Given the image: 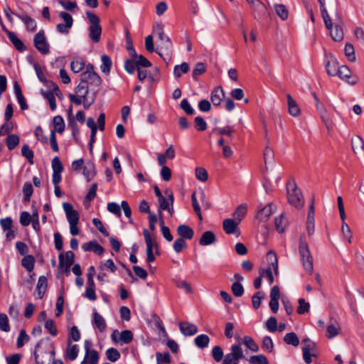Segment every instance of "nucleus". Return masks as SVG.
Wrapping results in <instances>:
<instances>
[{"label":"nucleus","mask_w":364,"mask_h":364,"mask_svg":"<svg viewBox=\"0 0 364 364\" xmlns=\"http://www.w3.org/2000/svg\"><path fill=\"white\" fill-rule=\"evenodd\" d=\"M41 93L43 97L48 100L50 109L55 110L56 109V103L54 93L50 91L42 92Z\"/></svg>","instance_id":"c03bdc74"},{"label":"nucleus","mask_w":364,"mask_h":364,"mask_svg":"<svg viewBox=\"0 0 364 364\" xmlns=\"http://www.w3.org/2000/svg\"><path fill=\"white\" fill-rule=\"evenodd\" d=\"M299 306L297 308V313L299 314H304L309 311V303L306 302L304 299H299Z\"/></svg>","instance_id":"6e6d98bb"},{"label":"nucleus","mask_w":364,"mask_h":364,"mask_svg":"<svg viewBox=\"0 0 364 364\" xmlns=\"http://www.w3.org/2000/svg\"><path fill=\"white\" fill-rule=\"evenodd\" d=\"M102 28L100 25L90 26L89 28V36L93 42L97 43L100 40Z\"/></svg>","instance_id":"c756f323"},{"label":"nucleus","mask_w":364,"mask_h":364,"mask_svg":"<svg viewBox=\"0 0 364 364\" xmlns=\"http://www.w3.org/2000/svg\"><path fill=\"white\" fill-rule=\"evenodd\" d=\"M187 247V244L182 238H178L173 243V250L176 253H180L183 249Z\"/></svg>","instance_id":"13d9d810"},{"label":"nucleus","mask_w":364,"mask_h":364,"mask_svg":"<svg viewBox=\"0 0 364 364\" xmlns=\"http://www.w3.org/2000/svg\"><path fill=\"white\" fill-rule=\"evenodd\" d=\"M35 48L43 55H47L50 52V46L47 41L45 32L40 30L33 38Z\"/></svg>","instance_id":"39448f33"},{"label":"nucleus","mask_w":364,"mask_h":364,"mask_svg":"<svg viewBox=\"0 0 364 364\" xmlns=\"http://www.w3.org/2000/svg\"><path fill=\"white\" fill-rule=\"evenodd\" d=\"M287 225V220L284 213L277 217L274 220V225L278 232H284Z\"/></svg>","instance_id":"c85d7f7f"},{"label":"nucleus","mask_w":364,"mask_h":364,"mask_svg":"<svg viewBox=\"0 0 364 364\" xmlns=\"http://www.w3.org/2000/svg\"><path fill=\"white\" fill-rule=\"evenodd\" d=\"M196 177L198 180L205 182L208 180V174L205 168L198 167L196 168Z\"/></svg>","instance_id":"4d7b16f0"},{"label":"nucleus","mask_w":364,"mask_h":364,"mask_svg":"<svg viewBox=\"0 0 364 364\" xmlns=\"http://www.w3.org/2000/svg\"><path fill=\"white\" fill-rule=\"evenodd\" d=\"M21 154L25 158H26L28 160V161L31 164L33 163V151L31 149H30L29 146L27 144H25L22 146Z\"/></svg>","instance_id":"680f3d73"},{"label":"nucleus","mask_w":364,"mask_h":364,"mask_svg":"<svg viewBox=\"0 0 364 364\" xmlns=\"http://www.w3.org/2000/svg\"><path fill=\"white\" fill-rule=\"evenodd\" d=\"M351 144L353 150L355 154L364 149V141L358 136L352 138Z\"/></svg>","instance_id":"c9c22d12"},{"label":"nucleus","mask_w":364,"mask_h":364,"mask_svg":"<svg viewBox=\"0 0 364 364\" xmlns=\"http://www.w3.org/2000/svg\"><path fill=\"white\" fill-rule=\"evenodd\" d=\"M45 328L47 329V331L52 335V336H56L57 335V328L55 324V322L52 319H48L46 321L45 323Z\"/></svg>","instance_id":"774afa93"},{"label":"nucleus","mask_w":364,"mask_h":364,"mask_svg":"<svg viewBox=\"0 0 364 364\" xmlns=\"http://www.w3.org/2000/svg\"><path fill=\"white\" fill-rule=\"evenodd\" d=\"M47 289V279L44 276H41L38 278L36 290L38 292V298L42 299Z\"/></svg>","instance_id":"cd10ccee"},{"label":"nucleus","mask_w":364,"mask_h":364,"mask_svg":"<svg viewBox=\"0 0 364 364\" xmlns=\"http://www.w3.org/2000/svg\"><path fill=\"white\" fill-rule=\"evenodd\" d=\"M12 14H14L16 17H18L19 19H21L24 23V24L26 25V30L28 32H33L36 31V29L37 28V24H36V21H35V19L32 18L31 17H30L29 16H28L26 14H15V13H12Z\"/></svg>","instance_id":"2eb2a0df"},{"label":"nucleus","mask_w":364,"mask_h":364,"mask_svg":"<svg viewBox=\"0 0 364 364\" xmlns=\"http://www.w3.org/2000/svg\"><path fill=\"white\" fill-rule=\"evenodd\" d=\"M344 50L346 56L350 61L353 62L355 60V50L351 43H347L345 46Z\"/></svg>","instance_id":"8fccbe9b"},{"label":"nucleus","mask_w":364,"mask_h":364,"mask_svg":"<svg viewBox=\"0 0 364 364\" xmlns=\"http://www.w3.org/2000/svg\"><path fill=\"white\" fill-rule=\"evenodd\" d=\"M111 338L113 342L122 344H128L133 340V333L130 330H124L119 332L118 330H114L112 335Z\"/></svg>","instance_id":"6e6552de"},{"label":"nucleus","mask_w":364,"mask_h":364,"mask_svg":"<svg viewBox=\"0 0 364 364\" xmlns=\"http://www.w3.org/2000/svg\"><path fill=\"white\" fill-rule=\"evenodd\" d=\"M210 338L206 334H200L194 339L195 345L199 348H205L208 346Z\"/></svg>","instance_id":"7c9ffc66"},{"label":"nucleus","mask_w":364,"mask_h":364,"mask_svg":"<svg viewBox=\"0 0 364 364\" xmlns=\"http://www.w3.org/2000/svg\"><path fill=\"white\" fill-rule=\"evenodd\" d=\"M63 208L66 214V218L69 223H78L79 214L77 210L73 209V205L67 202L63 203Z\"/></svg>","instance_id":"ddd939ff"},{"label":"nucleus","mask_w":364,"mask_h":364,"mask_svg":"<svg viewBox=\"0 0 364 364\" xmlns=\"http://www.w3.org/2000/svg\"><path fill=\"white\" fill-rule=\"evenodd\" d=\"M320 4L321 16L323 17L326 27L331 26V19L325 7V0H318Z\"/></svg>","instance_id":"4c0bfd02"},{"label":"nucleus","mask_w":364,"mask_h":364,"mask_svg":"<svg viewBox=\"0 0 364 364\" xmlns=\"http://www.w3.org/2000/svg\"><path fill=\"white\" fill-rule=\"evenodd\" d=\"M19 144V137L16 134H9L6 139V146L9 150L14 149Z\"/></svg>","instance_id":"49530a36"},{"label":"nucleus","mask_w":364,"mask_h":364,"mask_svg":"<svg viewBox=\"0 0 364 364\" xmlns=\"http://www.w3.org/2000/svg\"><path fill=\"white\" fill-rule=\"evenodd\" d=\"M276 211V207L273 203H269L267 206L262 208L257 213V218L261 222H265L270 215Z\"/></svg>","instance_id":"f3484780"},{"label":"nucleus","mask_w":364,"mask_h":364,"mask_svg":"<svg viewBox=\"0 0 364 364\" xmlns=\"http://www.w3.org/2000/svg\"><path fill=\"white\" fill-rule=\"evenodd\" d=\"M274 9L276 14L282 19L286 20L288 18V11L283 4H275Z\"/></svg>","instance_id":"09e8293b"},{"label":"nucleus","mask_w":364,"mask_h":364,"mask_svg":"<svg viewBox=\"0 0 364 364\" xmlns=\"http://www.w3.org/2000/svg\"><path fill=\"white\" fill-rule=\"evenodd\" d=\"M102 64L100 65L101 71L105 74H109L112 68V62L111 58L107 55H103L101 57Z\"/></svg>","instance_id":"2f4dec72"},{"label":"nucleus","mask_w":364,"mask_h":364,"mask_svg":"<svg viewBox=\"0 0 364 364\" xmlns=\"http://www.w3.org/2000/svg\"><path fill=\"white\" fill-rule=\"evenodd\" d=\"M231 289L233 294L235 296H241L244 293V288L242 285L238 282H234L232 285Z\"/></svg>","instance_id":"69168bd1"},{"label":"nucleus","mask_w":364,"mask_h":364,"mask_svg":"<svg viewBox=\"0 0 364 364\" xmlns=\"http://www.w3.org/2000/svg\"><path fill=\"white\" fill-rule=\"evenodd\" d=\"M337 76H338L341 79L348 82L349 84L352 85H355L358 81L356 77H354V79L350 80L351 77V71L346 65H341L338 68Z\"/></svg>","instance_id":"dca6fc26"},{"label":"nucleus","mask_w":364,"mask_h":364,"mask_svg":"<svg viewBox=\"0 0 364 364\" xmlns=\"http://www.w3.org/2000/svg\"><path fill=\"white\" fill-rule=\"evenodd\" d=\"M34 262V257L32 255H26L22 259L21 264L28 272H30L33 269Z\"/></svg>","instance_id":"a19ab883"},{"label":"nucleus","mask_w":364,"mask_h":364,"mask_svg":"<svg viewBox=\"0 0 364 364\" xmlns=\"http://www.w3.org/2000/svg\"><path fill=\"white\" fill-rule=\"evenodd\" d=\"M216 241L215 234L212 231H205L202 235L199 243L201 245L206 246L214 244Z\"/></svg>","instance_id":"393cba45"},{"label":"nucleus","mask_w":364,"mask_h":364,"mask_svg":"<svg viewBox=\"0 0 364 364\" xmlns=\"http://www.w3.org/2000/svg\"><path fill=\"white\" fill-rule=\"evenodd\" d=\"M287 98L289 113L293 117H298L301 114L298 104L289 94L287 95Z\"/></svg>","instance_id":"4be33fe9"},{"label":"nucleus","mask_w":364,"mask_h":364,"mask_svg":"<svg viewBox=\"0 0 364 364\" xmlns=\"http://www.w3.org/2000/svg\"><path fill=\"white\" fill-rule=\"evenodd\" d=\"M244 344L253 352H257L259 350V346L255 341L250 336H245L243 339Z\"/></svg>","instance_id":"864d4df0"},{"label":"nucleus","mask_w":364,"mask_h":364,"mask_svg":"<svg viewBox=\"0 0 364 364\" xmlns=\"http://www.w3.org/2000/svg\"><path fill=\"white\" fill-rule=\"evenodd\" d=\"M14 129V123L10 120H5V123L0 129V136L9 133Z\"/></svg>","instance_id":"338daca9"},{"label":"nucleus","mask_w":364,"mask_h":364,"mask_svg":"<svg viewBox=\"0 0 364 364\" xmlns=\"http://www.w3.org/2000/svg\"><path fill=\"white\" fill-rule=\"evenodd\" d=\"M29 336L26 334L25 330H21L17 338L16 346L18 348H21L25 343L28 342Z\"/></svg>","instance_id":"bf43d9fd"},{"label":"nucleus","mask_w":364,"mask_h":364,"mask_svg":"<svg viewBox=\"0 0 364 364\" xmlns=\"http://www.w3.org/2000/svg\"><path fill=\"white\" fill-rule=\"evenodd\" d=\"M212 355L216 362H220L223 357V351L220 346H216L212 350Z\"/></svg>","instance_id":"e2e57ef3"},{"label":"nucleus","mask_w":364,"mask_h":364,"mask_svg":"<svg viewBox=\"0 0 364 364\" xmlns=\"http://www.w3.org/2000/svg\"><path fill=\"white\" fill-rule=\"evenodd\" d=\"M89 92V87L85 82L80 80V82L76 87L77 95L82 98L87 97Z\"/></svg>","instance_id":"de8ad7c7"},{"label":"nucleus","mask_w":364,"mask_h":364,"mask_svg":"<svg viewBox=\"0 0 364 364\" xmlns=\"http://www.w3.org/2000/svg\"><path fill=\"white\" fill-rule=\"evenodd\" d=\"M7 35L9 40L12 42L15 48L20 51L25 50V46L23 42L11 31H7Z\"/></svg>","instance_id":"473e14b6"},{"label":"nucleus","mask_w":364,"mask_h":364,"mask_svg":"<svg viewBox=\"0 0 364 364\" xmlns=\"http://www.w3.org/2000/svg\"><path fill=\"white\" fill-rule=\"evenodd\" d=\"M74 262V253L72 251H68L65 255L61 253L59 255V267L64 268L66 272H70V267Z\"/></svg>","instance_id":"9b49d317"},{"label":"nucleus","mask_w":364,"mask_h":364,"mask_svg":"<svg viewBox=\"0 0 364 364\" xmlns=\"http://www.w3.org/2000/svg\"><path fill=\"white\" fill-rule=\"evenodd\" d=\"M78 351H79L78 346L76 344L72 346L71 341L69 339L68 341V346H67V349H66V355H65L66 358L68 360H75L76 358L77 357Z\"/></svg>","instance_id":"a878e982"},{"label":"nucleus","mask_w":364,"mask_h":364,"mask_svg":"<svg viewBox=\"0 0 364 364\" xmlns=\"http://www.w3.org/2000/svg\"><path fill=\"white\" fill-rule=\"evenodd\" d=\"M284 341L288 344L291 345L294 347H297L299 345V339L297 335L294 333H288L284 337Z\"/></svg>","instance_id":"58836bf2"},{"label":"nucleus","mask_w":364,"mask_h":364,"mask_svg":"<svg viewBox=\"0 0 364 364\" xmlns=\"http://www.w3.org/2000/svg\"><path fill=\"white\" fill-rule=\"evenodd\" d=\"M336 59L331 55L327 56L326 68L328 74L331 76H337L338 68Z\"/></svg>","instance_id":"a211bd4d"},{"label":"nucleus","mask_w":364,"mask_h":364,"mask_svg":"<svg viewBox=\"0 0 364 364\" xmlns=\"http://www.w3.org/2000/svg\"><path fill=\"white\" fill-rule=\"evenodd\" d=\"M247 213V206L245 205H240L233 214L234 220L240 223L242 219L245 217Z\"/></svg>","instance_id":"a18cd8bd"},{"label":"nucleus","mask_w":364,"mask_h":364,"mask_svg":"<svg viewBox=\"0 0 364 364\" xmlns=\"http://www.w3.org/2000/svg\"><path fill=\"white\" fill-rule=\"evenodd\" d=\"M267 260L269 264L272 267L274 272L276 274H278V259L277 255L273 251H269L267 254Z\"/></svg>","instance_id":"f704fd0d"},{"label":"nucleus","mask_w":364,"mask_h":364,"mask_svg":"<svg viewBox=\"0 0 364 364\" xmlns=\"http://www.w3.org/2000/svg\"><path fill=\"white\" fill-rule=\"evenodd\" d=\"M160 42L156 48V52L164 59L165 62H168L171 58L172 43L170 38L165 36L159 38Z\"/></svg>","instance_id":"20e7f679"},{"label":"nucleus","mask_w":364,"mask_h":364,"mask_svg":"<svg viewBox=\"0 0 364 364\" xmlns=\"http://www.w3.org/2000/svg\"><path fill=\"white\" fill-rule=\"evenodd\" d=\"M287 198L289 203L296 208H301L304 205L301 192L294 181H289L287 183Z\"/></svg>","instance_id":"f03ea898"},{"label":"nucleus","mask_w":364,"mask_h":364,"mask_svg":"<svg viewBox=\"0 0 364 364\" xmlns=\"http://www.w3.org/2000/svg\"><path fill=\"white\" fill-rule=\"evenodd\" d=\"M106 357L111 362L118 360L121 356L119 350L114 348H109L106 350Z\"/></svg>","instance_id":"37998d69"},{"label":"nucleus","mask_w":364,"mask_h":364,"mask_svg":"<svg viewBox=\"0 0 364 364\" xmlns=\"http://www.w3.org/2000/svg\"><path fill=\"white\" fill-rule=\"evenodd\" d=\"M239 224L238 221H236L234 219L228 218L223 220V228L226 234H237V235L239 236Z\"/></svg>","instance_id":"f8f14e48"},{"label":"nucleus","mask_w":364,"mask_h":364,"mask_svg":"<svg viewBox=\"0 0 364 364\" xmlns=\"http://www.w3.org/2000/svg\"><path fill=\"white\" fill-rule=\"evenodd\" d=\"M179 329L181 333L185 336H191L195 335L198 329V327L188 321H181L179 323Z\"/></svg>","instance_id":"4468645a"},{"label":"nucleus","mask_w":364,"mask_h":364,"mask_svg":"<svg viewBox=\"0 0 364 364\" xmlns=\"http://www.w3.org/2000/svg\"><path fill=\"white\" fill-rule=\"evenodd\" d=\"M59 16L64 21V23H58L56 30L62 34H68L73 26V18L70 14L64 11L60 12Z\"/></svg>","instance_id":"1a4fd4ad"},{"label":"nucleus","mask_w":364,"mask_h":364,"mask_svg":"<svg viewBox=\"0 0 364 364\" xmlns=\"http://www.w3.org/2000/svg\"><path fill=\"white\" fill-rule=\"evenodd\" d=\"M302 343L304 344L302 352H309L311 353L314 351L316 348V344L313 342L310 338H305L302 340Z\"/></svg>","instance_id":"5fc2aeb1"},{"label":"nucleus","mask_w":364,"mask_h":364,"mask_svg":"<svg viewBox=\"0 0 364 364\" xmlns=\"http://www.w3.org/2000/svg\"><path fill=\"white\" fill-rule=\"evenodd\" d=\"M0 329L4 332H9L10 331L8 316L3 313L0 314Z\"/></svg>","instance_id":"3c124183"},{"label":"nucleus","mask_w":364,"mask_h":364,"mask_svg":"<svg viewBox=\"0 0 364 364\" xmlns=\"http://www.w3.org/2000/svg\"><path fill=\"white\" fill-rule=\"evenodd\" d=\"M82 249L84 251H92L98 255H102L104 252V248L95 240L83 244L82 245Z\"/></svg>","instance_id":"412c9836"},{"label":"nucleus","mask_w":364,"mask_h":364,"mask_svg":"<svg viewBox=\"0 0 364 364\" xmlns=\"http://www.w3.org/2000/svg\"><path fill=\"white\" fill-rule=\"evenodd\" d=\"M132 58H134L136 63V68H149L151 66V63L148 59H146L144 55H138L134 49H132Z\"/></svg>","instance_id":"5701e85b"},{"label":"nucleus","mask_w":364,"mask_h":364,"mask_svg":"<svg viewBox=\"0 0 364 364\" xmlns=\"http://www.w3.org/2000/svg\"><path fill=\"white\" fill-rule=\"evenodd\" d=\"M225 93L220 87H215L210 95V100L215 106H219L221 104Z\"/></svg>","instance_id":"b1692460"},{"label":"nucleus","mask_w":364,"mask_h":364,"mask_svg":"<svg viewBox=\"0 0 364 364\" xmlns=\"http://www.w3.org/2000/svg\"><path fill=\"white\" fill-rule=\"evenodd\" d=\"M85 67L84 60L80 58H74L70 63V68L73 72L78 73L83 70Z\"/></svg>","instance_id":"72a5a7b5"},{"label":"nucleus","mask_w":364,"mask_h":364,"mask_svg":"<svg viewBox=\"0 0 364 364\" xmlns=\"http://www.w3.org/2000/svg\"><path fill=\"white\" fill-rule=\"evenodd\" d=\"M299 250L304 268L309 274H311L314 269L313 257L310 253L308 243L304 235L300 237Z\"/></svg>","instance_id":"f257e3e1"},{"label":"nucleus","mask_w":364,"mask_h":364,"mask_svg":"<svg viewBox=\"0 0 364 364\" xmlns=\"http://www.w3.org/2000/svg\"><path fill=\"white\" fill-rule=\"evenodd\" d=\"M53 126L55 132L63 133L65 129V122L63 117L60 115L53 118Z\"/></svg>","instance_id":"ea45409f"},{"label":"nucleus","mask_w":364,"mask_h":364,"mask_svg":"<svg viewBox=\"0 0 364 364\" xmlns=\"http://www.w3.org/2000/svg\"><path fill=\"white\" fill-rule=\"evenodd\" d=\"M143 235L146 245V260L148 262H153L155 260L154 250H157L158 245L147 230H144Z\"/></svg>","instance_id":"423d86ee"},{"label":"nucleus","mask_w":364,"mask_h":364,"mask_svg":"<svg viewBox=\"0 0 364 364\" xmlns=\"http://www.w3.org/2000/svg\"><path fill=\"white\" fill-rule=\"evenodd\" d=\"M243 358L244 355L240 346L233 345L231 347V353L225 355L223 364H238L239 360Z\"/></svg>","instance_id":"0eeeda50"},{"label":"nucleus","mask_w":364,"mask_h":364,"mask_svg":"<svg viewBox=\"0 0 364 364\" xmlns=\"http://www.w3.org/2000/svg\"><path fill=\"white\" fill-rule=\"evenodd\" d=\"M177 233L180 236L179 238L191 240L193 237V230L186 225H180L177 228Z\"/></svg>","instance_id":"aec40b11"},{"label":"nucleus","mask_w":364,"mask_h":364,"mask_svg":"<svg viewBox=\"0 0 364 364\" xmlns=\"http://www.w3.org/2000/svg\"><path fill=\"white\" fill-rule=\"evenodd\" d=\"M91 342L89 341H85V355L83 361L81 364H85V363L89 364H98L99 360V354L95 350L90 349Z\"/></svg>","instance_id":"9d476101"},{"label":"nucleus","mask_w":364,"mask_h":364,"mask_svg":"<svg viewBox=\"0 0 364 364\" xmlns=\"http://www.w3.org/2000/svg\"><path fill=\"white\" fill-rule=\"evenodd\" d=\"M53 173H61L63 171V164L58 156L52 160Z\"/></svg>","instance_id":"0e129e2a"},{"label":"nucleus","mask_w":364,"mask_h":364,"mask_svg":"<svg viewBox=\"0 0 364 364\" xmlns=\"http://www.w3.org/2000/svg\"><path fill=\"white\" fill-rule=\"evenodd\" d=\"M83 175L87 181H90L95 175V165L92 163H87L83 167Z\"/></svg>","instance_id":"e433bc0d"},{"label":"nucleus","mask_w":364,"mask_h":364,"mask_svg":"<svg viewBox=\"0 0 364 364\" xmlns=\"http://www.w3.org/2000/svg\"><path fill=\"white\" fill-rule=\"evenodd\" d=\"M93 322L100 332H103L105 330V328L107 327L105 320L95 310L93 312Z\"/></svg>","instance_id":"bb28decb"},{"label":"nucleus","mask_w":364,"mask_h":364,"mask_svg":"<svg viewBox=\"0 0 364 364\" xmlns=\"http://www.w3.org/2000/svg\"><path fill=\"white\" fill-rule=\"evenodd\" d=\"M80 79L81 81L85 82L88 87L89 85L99 87L102 83V78L94 70V67L91 64H88L86 66V70L81 74Z\"/></svg>","instance_id":"7ed1b4c3"},{"label":"nucleus","mask_w":364,"mask_h":364,"mask_svg":"<svg viewBox=\"0 0 364 364\" xmlns=\"http://www.w3.org/2000/svg\"><path fill=\"white\" fill-rule=\"evenodd\" d=\"M189 70V65L187 63L183 62L181 65L174 67L173 74L176 77H179L182 73H186Z\"/></svg>","instance_id":"79ce46f5"},{"label":"nucleus","mask_w":364,"mask_h":364,"mask_svg":"<svg viewBox=\"0 0 364 364\" xmlns=\"http://www.w3.org/2000/svg\"><path fill=\"white\" fill-rule=\"evenodd\" d=\"M326 28L330 31V34L334 41H340L343 38V29L338 23H335L333 25L331 22V26L328 28L326 27Z\"/></svg>","instance_id":"6ab92c4d"},{"label":"nucleus","mask_w":364,"mask_h":364,"mask_svg":"<svg viewBox=\"0 0 364 364\" xmlns=\"http://www.w3.org/2000/svg\"><path fill=\"white\" fill-rule=\"evenodd\" d=\"M214 131L217 132L220 135H227L230 138H232V133L234 132L235 129L233 127L228 126L223 128H215Z\"/></svg>","instance_id":"052dcab7"},{"label":"nucleus","mask_w":364,"mask_h":364,"mask_svg":"<svg viewBox=\"0 0 364 364\" xmlns=\"http://www.w3.org/2000/svg\"><path fill=\"white\" fill-rule=\"evenodd\" d=\"M249 362L250 364H269L267 358L262 354L250 357Z\"/></svg>","instance_id":"603ef678"}]
</instances>
